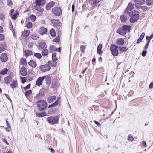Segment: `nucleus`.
I'll return each mask as SVG.
<instances>
[{
    "label": "nucleus",
    "instance_id": "nucleus-1",
    "mask_svg": "<svg viewBox=\"0 0 153 153\" xmlns=\"http://www.w3.org/2000/svg\"><path fill=\"white\" fill-rule=\"evenodd\" d=\"M131 27L130 25H123L121 28L117 30V33L121 35H124L126 34L127 31L129 32L131 30Z\"/></svg>",
    "mask_w": 153,
    "mask_h": 153
},
{
    "label": "nucleus",
    "instance_id": "nucleus-2",
    "mask_svg": "<svg viewBox=\"0 0 153 153\" xmlns=\"http://www.w3.org/2000/svg\"><path fill=\"white\" fill-rule=\"evenodd\" d=\"M37 105L40 111L45 110L47 108V105L46 102L42 100L37 101Z\"/></svg>",
    "mask_w": 153,
    "mask_h": 153
},
{
    "label": "nucleus",
    "instance_id": "nucleus-3",
    "mask_svg": "<svg viewBox=\"0 0 153 153\" xmlns=\"http://www.w3.org/2000/svg\"><path fill=\"white\" fill-rule=\"evenodd\" d=\"M59 119V117L58 116L55 117L50 116L47 117V121L48 123L52 125L57 123Z\"/></svg>",
    "mask_w": 153,
    "mask_h": 153
},
{
    "label": "nucleus",
    "instance_id": "nucleus-4",
    "mask_svg": "<svg viewBox=\"0 0 153 153\" xmlns=\"http://www.w3.org/2000/svg\"><path fill=\"white\" fill-rule=\"evenodd\" d=\"M118 48H119L118 46L114 44L111 46L110 49L112 54L114 56H117L118 55V52L117 49Z\"/></svg>",
    "mask_w": 153,
    "mask_h": 153
},
{
    "label": "nucleus",
    "instance_id": "nucleus-5",
    "mask_svg": "<svg viewBox=\"0 0 153 153\" xmlns=\"http://www.w3.org/2000/svg\"><path fill=\"white\" fill-rule=\"evenodd\" d=\"M134 8V4L129 3L127 6L126 10L125 12L126 13H127L130 16H131L132 14V10Z\"/></svg>",
    "mask_w": 153,
    "mask_h": 153
},
{
    "label": "nucleus",
    "instance_id": "nucleus-6",
    "mask_svg": "<svg viewBox=\"0 0 153 153\" xmlns=\"http://www.w3.org/2000/svg\"><path fill=\"white\" fill-rule=\"evenodd\" d=\"M53 13L56 16H59L62 13V11L60 7H55L52 9Z\"/></svg>",
    "mask_w": 153,
    "mask_h": 153
},
{
    "label": "nucleus",
    "instance_id": "nucleus-7",
    "mask_svg": "<svg viewBox=\"0 0 153 153\" xmlns=\"http://www.w3.org/2000/svg\"><path fill=\"white\" fill-rule=\"evenodd\" d=\"M40 68L41 71L44 72L49 71L51 69V67L48 65H41Z\"/></svg>",
    "mask_w": 153,
    "mask_h": 153
},
{
    "label": "nucleus",
    "instance_id": "nucleus-8",
    "mask_svg": "<svg viewBox=\"0 0 153 153\" xmlns=\"http://www.w3.org/2000/svg\"><path fill=\"white\" fill-rule=\"evenodd\" d=\"M8 59L7 55L6 53H3L0 56V60L2 62H6Z\"/></svg>",
    "mask_w": 153,
    "mask_h": 153
},
{
    "label": "nucleus",
    "instance_id": "nucleus-9",
    "mask_svg": "<svg viewBox=\"0 0 153 153\" xmlns=\"http://www.w3.org/2000/svg\"><path fill=\"white\" fill-rule=\"evenodd\" d=\"M139 18V16L138 14L133 15L130 19V21L131 23H134L136 22Z\"/></svg>",
    "mask_w": 153,
    "mask_h": 153
},
{
    "label": "nucleus",
    "instance_id": "nucleus-10",
    "mask_svg": "<svg viewBox=\"0 0 153 153\" xmlns=\"http://www.w3.org/2000/svg\"><path fill=\"white\" fill-rule=\"evenodd\" d=\"M44 79V77H39L36 82V85L39 86L41 85L42 82Z\"/></svg>",
    "mask_w": 153,
    "mask_h": 153
},
{
    "label": "nucleus",
    "instance_id": "nucleus-11",
    "mask_svg": "<svg viewBox=\"0 0 153 153\" xmlns=\"http://www.w3.org/2000/svg\"><path fill=\"white\" fill-rule=\"evenodd\" d=\"M42 77H44V79H45L46 81L47 85H50L51 80L50 77L48 75L46 76H42Z\"/></svg>",
    "mask_w": 153,
    "mask_h": 153
},
{
    "label": "nucleus",
    "instance_id": "nucleus-12",
    "mask_svg": "<svg viewBox=\"0 0 153 153\" xmlns=\"http://www.w3.org/2000/svg\"><path fill=\"white\" fill-rule=\"evenodd\" d=\"M20 72L21 75L23 76H25L27 74L26 69L23 66L21 68Z\"/></svg>",
    "mask_w": 153,
    "mask_h": 153
},
{
    "label": "nucleus",
    "instance_id": "nucleus-13",
    "mask_svg": "<svg viewBox=\"0 0 153 153\" xmlns=\"http://www.w3.org/2000/svg\"><path fill=\"white\" fill-rule=\"evenodd\" d=\"M134 2L137 5H141L145 3V0H135Z\"/></svg>",
    "mask_w": 153,
    "mask_h": 153
},
{
    "label": "nucleus",
    "instance_id": "nucleus-14",
    "mask_svg": "<svg viewBox=\"0 0 153 153\" xmlns=\"http://www.w3.org/2000/svg\"><path fill=\"white\" fill-rule=\"evenodd\" d=\"M6 47V44L5 42H2L0 44V53L5 50Z\"/></svg>",
    "mask_w": 153,
    "mask_h": 153
},
{
    "label": "nucleus",
    "instance_id": "nucleus-15",
    "mask_svg": "<svg viewBox=\"0 0 153 153\" xmlns=\"http://www.w3.org/2000/svg\"><path fill=\"white\" fill-rule=\"evenodd\" d=\"M124 43V40L123 39L119 38L117 39L116 43L118 45H121Z\"/></svg>",
    "mask_w": 153,
    "mask_h": 153
},
{
    "label": "nucleus",
    "instance_id": "nucleus-16",
    "mask_svg": "<svg viewBox=\"0 0 153 153\" xmlns=\"http://www.w3.org/2000/svg\"><path fill=\"white\" fill-rule=\"evenodd\" d=\"M55 3L53 1L50 2L46 6V8L47 10H48L50 9L54 5Z\"/></svg>",
    "mask_w": 153,
    "mask_h": 153
},
{
    "label": "nucleus",
    "instance_id": "nucleus-17",
    "mask_svg": "<svg viewBox=\"0 0 153 153\" xmlns=\"http://www.w3.org/2000/svg\"><path fill=\"white\" fill-rule=\"evenodd\" d=\"M45 43L43 42H41L39 44V50H43L45 48Z\"/></svg>",
    "mask_w": 153,
    "mask_h": 153
},
{
    "label": "nucleus",
    "instance_id": "nucleus-18",
    "mask_svg": "<svg viewBox=\"0 0 153 153\" xmlns=\"http://www.w3.org/2000/svg\"><path fill=\"white\" fill-rule=\"evenodd\" d=\"M56 98L55 96H52L49 97L47 99V101L49 103H51Z\"/></svg>",
    "mask_w": 153,
    "mask_h": 153
},
{
    "label": "nucleus",
    "instance_id": "nucleus-19",
    "mask_svg": "<svg viewBox=\"0 0 153 153\" xmlns=\"http://www.w3.org/2000/svg\"><path fill=\"white\" fill-rule=\"evenodd\" d=\"M60 98H58V99L55 102L49 105L48 108L53 107L56 106L58 104V102L60 101Z\"/></svg>",
    "mask_w": 153,
    "mask_h": 153
},
{
    "label": "nucleus",
    "instance_id": "nucleus-20",
    "mask_svg": "<svg viewBox=\"0 0 153 153\" xmlns=\"http://www.w3.org/2000/svg\"><path fill=\"white\" fill-rule=\"evenodd\" d=\"M47 32V29L44 27H41L39 30V33L41 34H45Z\"/></svg>",
    "mask_w": 153,
    "mask_h": 153
},
{
    "label": "nucleus",
    "instance_id": "nucleus-21",
    "mask_svg": "<svg viewBox=\"0 0 153 153\" xmlns=\"http://www.w3.org/2000/svg\"><path fill=\"white\" fill-rule=\"evenodd\" d=\"M28 64L30 66L33 68H35L37 65L36 63L33 60H30L28 62Z\"/></svg>",
    "mask_w": 153,
    "mask_h": 153
},
{
    "label": "nucleus",
    "instance_id": "nucleus-22",
    "mask_svg": "<svg viewBox=\"0 0 153 153\" xmlns=\"http://www.w3.org/2000/svg\"><path fill=\"white\" fill-rule=\"evenodd\" d=\"M48 63L49 65L53 67H55L56 65V61H54L53 60L52 61H48Z\"/></svg>",
    "mask_w": 153,
    "mask_h": 153
},
{
    "label": "nucleus",
    "instance_id": "nucleus-23",
    "mask_svg": "<svg viewBox=\"0 0 153 153\" xmlns=\"http://www.w3.org/2000/svg\"><path fill=\"white\" fill-rule=\"evenodd\" d=\"M144 36H145V33L144 32L142 33L140 35L139 38L138 39V40L137 42V44H139L141 42V40L143 38Z\"/></svg>",
    "mask_w": 153,
    "mask_h": 153
},
{
    "label": "nucleus",
    "instance_id": "nucleus-24",
    "mask_svg": "<svg viewBox=\"0 0 153 153\" xmlns=\"http://www.w3.org/2000/svg\"><path fill=\"white\" fill-rule=\"evenodd\" d=\"M50 33L51 36L53 37H55L56 36L55 30L53 28L50 30Z\"/></svg>",
    "mask_w": 153,
    "mask_h": 153
},
{
    "label": "nucleus",
    "instance_id": "nucleus-25",
    "mask_svg": "<svg viewBox=\"0 0 153 153\" xmlns=\"http://www.w3.org/2000/svg\"><path fill=\"white\" fill-rule=\"evenodd\" d=\"M102 45L101 44H100L97 48V52L100 54L102 53L101 49L102 48Z\"/></svg>",
    "mask_w": 153,
    "mask_h": 153
},
{
    "label": "nucleus",
    "instance_id": "nucleus-26",
    "mask_svg": "<svg viewBox=\"0 0 153 153\" xmlns=\"http://www.w3.org/2000/svg\"><path fill=\"white\" fill-rule=\"evenodd\" d=\"M48 53V50L46 49H43L42 52V54L43 56H46Z\"/></svg>",
    "mask_w": 153,
    "mask_h": 153
},
{
    "label": "nucleus",
    "instance_id": "nucleus-27",
    "mask_svg": "<svg viewBox=\"0 0 153 153\" xmlns=\"http://www.w3.org/2000/svg\"><path fill=\"white\" fill-rule=\"evenodd\" d=\"M4 80L6 83H9L12 80V78L10 76L6 77L5 78Z\"/></svg>",
    "mask_w": 153,
    "mask_h": 153
},
{
    "label": "nucleus",
    "instance_id": "nucleus-28",
    "mask_svg": "<svg viewBox=\"0 0 153 153\" xmlns=\"http://www.w3.org/2000/svg\"><path fill=\"white\" fill-rule=\"evenodd\" d=\"M44 95V93L43 92L40 91L37 94L36 96V98H39L43 97Z\"/></svg>",
    "mask_w": 153,
    "mask_h": 153
},
{
    "label": "nucleus",
    "instance_id": "nucleus-29",
    "mask_svg": "<svg viewBox=\"0 0 153 153\" xmlns=\"http://www.w3.org/2000/svg\"><path fill=\"white\" fill-rule=\"evenodd\" d=\"M17 81H16L14 80L12 82V84H10V86L13 89L14 88H15L17 86Z\"/></svg>",
    "mask_w": 153,
    "mask_h": 153
},
{
    "label": "nucleus",
    "instance_id": "nucleus-30",
    "mask_svg": "<svg viewBox=\"0 0 153 153\" xmlns=\"http://www.w3.org/2000/svg\"><path fill=\"white\" fill-rule=\"evenodd\" d=\"M33 53L30 50H27L25 51V57H27L28 56L32 54Z\"/></svg>",
    "mask_w": 153,
    "mask_h": 153
},
{
    "label": "nucleus",
    "instance_id": "nucleus-31",
    "mask_svg": "<svg viewBox=\"0 0 153 153\" xmlns=\"http://www.w3.org/2000/svg\"><path fill=\"white\" fill-rule=\"evenodd\" d=\"M39 6H35L34 7L35 9L37 10L38 12H42L44 11V9L43 8H41V7H39Z\"/></svg>",
    "mask_w": 153,
    "mask_h": 153
},
{
    "label": "nucleus",
    "instance_id": "nucleus-32",
    "mask_svg": "<svg viewBox=\"0 0 153 153\" xmlns=\"http://www.w3.org/2000/svg\"><path fill=\"white\" fill-rule=\"evenodd\" d=\"M30 34V31L29 30H25L23 33V36L27 37Z\"/></svg>",
    "mask_w": 153,
    "mask_h": 153
},
{
    "label": "nucleus",
    "instance_id": "nucleus-33",
    "mask_svg": "<svg viewBox=\"0 0 153 153\" xmlns=\"http://www.w3.org/2000/svg\"><path fill=\"white\" fill-rule=\"evenodd\" d=\"M121 21L123 22H126L127 20L125 16L123 15L120 17Z\"/></svg>",
    "mask_w": 153,
    "mask_h": 153
},
{
    "label": "nucleus",
    "instance_id": "nucleus-34",
    "mask_svg": "<svg viewBox=\"0 0 153 153\" xmlns=\"http://www.w3.org/2000/svg\"><path fill=\"white\" fill-rule=\"evenodd\" d=\"M119 49L121 52H126L127 51L128 48L126 47H119Z\"/></svg>",
    "mask_w": 153,
    "mask_h": 153
},
{
    "label": "nucleus",
    "instance_id": "nucleus-35",
    "mask_svg": "<svg viewBox=\"0 0 153 153\" xmlns=\"http://www.w3.org/2000/svg\"><path fill=\"white\" fill-rule=\"evenodd\" d=\"M32 91L31 90H29L24 93L25 96L27 97L31 94Z\"/></svg>",
    "mask_w": 153,
    "mask_h": 153
},
{
    "label": "nucleus",
    "instance_id": "nucleus-36",
    "mask_svg": "<svg viewBox=\"0 0 153 153\" xmlns=\"http://www.w3.org/2000/svg\"><path fill=\"white\" fill-rule=\"evenodd\" d=\"M56 53H53L52 54V59L54 61H56L57 60V58L56 56Z\"/></svg>",
    "mask_w": 153,
    "mask_h": 153
},
{
    "label": "nucleus",
    "instance_id": "nucleus-37",
    "mask_svg": "<svg viewBox=\"0 0 153 153\" xmlns=\"http://www.w3.org/2000/svg\"><path fill=\"white\" fill-rule=\"evenodd\" d=\"M19 14V13L17 11H16L14 14L12 16V19L13 20L16 19L17 18Z\"/></svg>",
    "mask_w": 153,
    "mask_h": 153
},
{
    "label": "nucleus",
    "instance_id": "nucleus-38",
    "mask_svg": "<svg viewBox=\"0 0 153 153\" xmlns=\"http://www.w3.org/2000/svg\"><path fill=\"white\" fill-rule=\"evenodd\" d=\"M139 8H141L142 10L144 11L148 10L149 9L148 7L145 6L140 7Z\"/></svg>",
    "mask_w": 153,
    "mask_h": 153
},
{
    "label": "nucleus",
    "instance_id": "nucleus-39",
    "mask_svg": "<svg viewBox=\"0 0 153 153\" xmlns=\"http://www.w3.org/2000/svg\"><path fill=\"white\" fill-rule=\"evenodd\" d=\"M146 3L148 5H151L153 3V0H146Z\"/></svg>",
    "mask_w": 153,
    "mask_h": 153
},
{
    "label": "nucleus",
    "instance_id": "nucleus-40",
    "mask_svg": "<svg viewBox=\"0 0 153 153\" xmlns=\"http://www.w3.org/2000/svg\"><path fill=\"white\" fill-rule=\"evenodd\" d=\"M31 38L33 40H36L39 38L38 36L36 34H33L31 36Z\"/></svg>",
    "mask_w": 153,
    "mask_h": 153
},
{
    "label": "nucleus",
    "instance_id": "nucleus-41",
    "mask_svg": "<svg viewBox=\"0 0 153 153\" xmlns=\"http://www.w3.org/2000/svg\"><path fill=\"white\" fill-rule=\"evenodd\" d=\"M56 48L54 46H50V47L49 49V51L51 52H52L53 51H55Z\"/></svg>",
    "mask_w": 153,
    "mask_h": 153
},
{
    "label": "nucleus",
    "instance_id": "nucleus-42",
    "mask_svg": "<svg viewBox=\"0 0 153 153\" xmlns=\"http://www.w3.org/2000/svg\"><path fill=\"white\" fill-rule=\"evenodd\" d=\"M8 70L7 69H5L4 70H2L0 72V74L2 75H5L7 73Z\"/></svg>",
    "mask_w": 153,
    "mask_h": 153
},
{
    "label": "nucleus",
    "instance_id": "nucleus-43",
    "mask_svg": "<svg viewBox=\"0 0 153 153\" xmlns=\"http://www.w3.org/2000/svg\"><path fill=\"white\" fill-rule=\"evenodd\" d=\"M97 3V1H96L95 0H92L91 1V4L93 7L92 8L95 6Z\"/></svg>",
    "mask_w": 153,
    "mask_h": 153
},
{
    "label": "nucleus",
    "instance_id": "nucleus-44",
    "mask_svg": "<svg viewBox=\"0 0 153 153\" xmlns=\"http://www.w3.org/2000/svg\"><path fill=\"white\" fill-rule=\"evenodd\" d=\"M34 56L39 59L41 58L42 57L41 54L39 53H35L34 54Z\"/></svg>",
    "mask_w": 153,
    "mask_h": 153
},
{
    "label": "nucleus",
    "instance_id": "nucleus-45",
    "mask_svg": "<svg viewBox=\"0 0 153 153\" xmlns=\"http://www.w3.org/2000/svg\"><path fill=\"white\" fill-rule=\"evenodd\" d=\"M21 63L23 65H25L26 64V60L24 59H22L21 60Z\"/></svg>",
    "mask_w": 153,
    "mask_h": 153
},
{
    "label": "nucleus",
    "instance_id": "nucleus-46",
    "mask_svg": "<svg viewBox=\"0 0 153 153\" xmlns=\"http://www.w3.org/2000/svg\"><path fill=\"white\" fill-rule=\"evenodd\" d=\"M32 26V23L30 22H28L26 25V26L29 28H30Z\"/></svg>",
    "mask_w": 153,
    "mask_h": 153
},
{
    "label": "nucleus",
    "instance_id": "nucleus-47",
    "mask_svg": "<svg viewBox=\"0 0 153 153\" xmlns=\"http://www.w3.org/2000/svg\"><path fill=\"white\" fill-rule=\"evenodd\" d=\"M59 36H57L56 38L54 39L53 40V42H57L59 41Z\"/></svg>",
    "mask_w": 153,
    "mask_h": 153
},
{
    "label": "nucleus",
    "instance_id": "nucleus-48",
    "mask_svg": "<svg viewBox=\"0 0 153 153\" xmlns=\"http://www.w3.org/2000/svg\"><path fill=\"white\" fill-rule=\"evenodd\" d=\"M150 42V41H148L147 42L144 48V50H146L147 49Z\"/></svg>",
    "mask_w": 153,
    "mask_h": 153
},
{
    "label": "nucleus",
    "instance_id": "nucleus-49",
    "mask_svg": "<svg viewBox=\"0 0 153 153\" xmlns=\"http://www.w3.org/2000/svg\"><path fill=\"white\" fill-rule=\"evenodd\" d=\"M30 18L32 20H33L34 21H35L36 19V16H35L33 15H32L30 16Z\"/></svg>",
    "mask_w": 153,
    "mask_h": 153
},
{
    "label": "nucleus",
    "instance_id": "nucleus-50",
    "mask_svg": "<svg viewBox=\"0 0 153 153\" xmlns=\"http://www.w3.org/2000/svg\"><path fill=\"white\" fill-rule=\"evenodd\" d=\"M5 39V37L4 35L1 34H0V41H2Z\"/></svg>",
    "mask_w": 153,
    "mask_h": 153
},
{
    "label": "nucleus",
    "instance_id": "nucleus-51",
    "mask_svg": "<svg viewBox=\"0 0 153 153\" xmlns=\"http://www.w3.org/2000/svg\"><path fill=\"white\" fill-rule=\"evenodd\" d=\"M7 4L8 5L11 6H12L13 4L11 0H7Z\"/></svg>",
    "mask_w": 153,
    "mask_h": 153
},
{
    "label": "nucleus",
    "instance_id": "nucleus-52",
    "mask_svg": "<svg viewBox=\"0 0 153 153\" xmlns=\"http://www.w3.org/2000/svg\"><path fill=\"white\" fill-rule=\"evenodd\" d=\"M5 19V16L4 14L1 13H0V19L3 20Z\"/></svg>",
    "mask_w": 153,
    "mask_h": 153
},
{
    "label": "nucleus",
    "instance_id": "nucleus-53",
    "mask_svg": "<svg viewBox=\"0 0 153 153\" xmlns=\"http://www.w3.org/2000/svg\"><path fill=\"white\" fill-rule=\"evenodd\" d=\"M36 3L38 6H40L41 4L40 0H36Z\"/></svg>",
    "mask_w": 153,
    "mask_h": 153
},
{
    "label": "nucleus",
    "instance_id": "nucleus-54",
    "mask_svg": "<svg viewBox=\"0 0 153 153\" xmlns=\"http://www.w3.org/2000/svg\"><path fill=\"white\" fill-rule=\"evenodd\" d=\"M146 50L143 51L142 54V56L143 57L145 56L146 54Z\"/></svg>",
    "mask_w": 153,
    "mask_h": 153
},
{
    "label": "nucleus",
    "instance_id": "nucleus-55",
    "mask_svg": "<svg viewBox=\"0 0 153 153\" xmlns=\"http://www.w3.org/2000/svg\"><path fill=\"white\" fill-rule=\"evenodd\" d=\"M128 139L129 141H131L133 140L134 138L131 136H129L128 137Z\"/></svg>",
    "mask_w": 153,
    "mask_h": 153
},
{
    "label": "nucleus",
    "instance_id": "nucleus-56",
    "mask_svg": "<svg viewBox=\"0 0 153 153\" xmlns=\"http://www.w3.org/2000/svg\"><path fill=\"white\" fill-rule=\"evenodd\" d=\"M30 87V84H28L27 86H26L24 88V89L25 90H26L27 89H29Z\"/></svg>",
    "mask_w": 153,
    "mask_h": 153
},
{
    "label": "nucleus",
    "instance_id": "nucleus-57",
    "mask_svg": "<svg viewBox=\"0 0 153 153\" xmlns=\"http://www.w3.org/2000/svg\"><path fill=\"white\" fill-rule=\"evenodd\" d=\"M87 5V4L86 3H85L82 6V9L83 11H84V10L85 9L86 6Z\"/></svg>",
    "mask_w": 153,
    "mask_h": 153
},
{
    "label": "nucleus",
    "instance_id": "nucleus-58",
    "mask_svg": "<svg viewBox=\"0 0 153 153\" xmlns=\"http://www.w3.org/2000/svg\"><path fill=\"white\" fill-rule=\"evenodd\" d=\"M2 141L3 142H4L5 143H6V144L7 145H9V143H8L6 141V139L4 138L2 139Z\"/></svg>",
    "mask_w": 153,
    "mask_h": 153
},
{
    "label": "nucleus",
    "instance_id": "nucleus-59",
    "mask_svg": "<svg viewBox=\"0 0 153 153\" xmlns=\"http://www.w3.org/2000/svg\"><path fill=\"white\" fill-rule=\"evenodd\" d=\"M153 87V82H151L149 85V88L151 89Z\"/></svg>",
    "mask_w": 153,
    "mask_h": 153
},
{
    "label": "nucleus",
    "instance_id": "nucleus-60",
    "mask_svg": "<svg viewBox=\"0 0 153 153\" xmlns=\"http://www.w3.org/2000/svg\"><path fill=\"white\" fill-rule=\"evenodd\" d=\"M142 145L144 147H145L146 146V143L145 141H143L142 143Z\"/></svg>",
    "mask_w": 153,
    "mask_h": 153
},
{
    "label": "nucleus",
    "instance_id": "nucleus-61",
    "mask_svg": "<svg viewBox=\"0 0 153 153\" xmlns=\"http://www.w3.org/2000/svg\"><path fill=\"white\" fill-rule=\"evenodd\" d=\"M49 149L51 151V153H54L55 152V151L53 149L49 148Z\"/></svg>",
    "mask_w": 153,
    "mask_h": 153
},
{
    "label": "nucleus",
    "instance_id": "nucleus-62",
    "mask_svg": "<svg viewBox=\"0 0 153 153\" xmlns=\"http://www.w3.org/2000/svg\"><path fill=\"white\" fill-rule=\"evenodd\" d=\"M22 82L23 83H24L25 82H26V80L25 79V77H22Z\"/></svg>",
    "mask_w": 153,
    "mask_h": 153
},
{
    "label": "nucleus",
    "instance_id": "nucleus-63",
    "mask_svg": "<svg viewBox=\"0 0 153 153\" xmlns=\"http://www.w3.org/2000/svg\"><path fill=\"white\" fill-rule=\"evenodd\" d=\"M153 34H152L150 35L149 37V38L148 41H150L151 39L153 38Z\"/></svg>",
    "mask_w": 153,
    "mask_h": 153
},
{
    "label": "nucleus",
    "instance_id": "nucleus-64",
    "mask_svg": "<svg viewBox=\"0 0 153 153\" xmlns=\"http://www.w3.org/2000/svg\"><path fill=\"white\" fill-rule=\"evenodd\" d=\"M95 123L97 126H99L100 125V123L98 122L97 121H94Z\"/></svg>",
    "mask_w": 153,
    "mask_h": 153
}]
</instances>
